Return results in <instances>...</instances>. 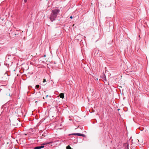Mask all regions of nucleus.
Segmentation results:
<instances>
[{
  "label": "nucleus",
  "mask_w": 149,
  "mask_h": 149,
  "mask_svg": "<svg viewBox=\"0 0 149 149\" xmlns=\"http://www.w3.org/2000/svg\"><path fill=\"white\" fill-rule=\"evenodd\" d=\"M60 10L58 9H56L52 10L49 18L52 22L55 20Z\"/></svg>",
  "instance_id": "nucleus-1"
},
{
  "label": "nucleus",
  "mask_w": 149,
  "mask_h": 149,
  "mask_svg": "<svg viewBox=\"0 0 149 149\" xmlns=\"http://www.w3.org/2000/svg\"><path fill=\"white\" fill-rule=\"evenodd\" d=\"M69 135H77V136H82L83 137H85V135L84 134H80V133H72V134H70Z\"/></svg>",
  "instance_id": "nucleus-2"
},
{
  "label": "nucleus",
  "mask_w": 149,
  "mask_h": 149,
  "mask_svg": "<svg viewBox=\"0 0 149 149\" xmlns=\"http://www.w3.org/2000/svg\"><path fill=\"white\" fill-rule=\"evenodd\" d=\"M44 147L43 146H37L34 148V149H40L44 148Z\"/></svg>",
  "instance_id": "nucleus-3"
},
{
  "label": "nucleus",
  "mask_w": 149,
  "mask_h": 149,
  "mask_svg": "<svg viewBox=\"0 0 149 149\" xmlns=\"http://www.w3.org/2000/svg\"><path fill=\"white\" fill-rule=\"evenodd\" d=\"M52 143V142H45V143H42V144L41 145L42 146H44V145H47V144H50Z\"/></svg>",
  "instance_id": "nucleus-4"
},
{
  "label": "nucleus",
  "mask_w": 149,
  "mask_h": 149,
  "mask_svg": "<svg viewBox=\"0 0 149 149\" xmlns=\"http://www.w3.org/2000/svg\"><path fill=\"white\" fill-rule=\"evenodd\" d=\"M59 96L62 99H63L64 97V94L63 93H60Z\"/></svg>",
  "instance_id": "nucleus-5"
},
{
  "label": "nucleus",
  "mask_w": 149,
  "mask_h": 149,
  "mask_svg": "<svg viewBox=\"0 0 149 149\" xmlns=\"http://www.w3.org/2000/svg\"><path fill=\"white\" fill-rule=\"evenodd\" d=\"M40 86L39 85H37L36 86V88L38 89L39 88Z\"/></svg>",
  "instance_id": "nucleus-6"
},
{
  "label": "nucleus",
  "mask_w": 149,
  "mask_h": 149,
  "mask_svg": "<svg viewBox=\"0 0 149 149\" xmlns=\"http://www.w3.org/2000/svg\"><path fill=\"white\" fill-rule=\"evenodd\" d=\"M67 149H71V148L69 146H68L66 147Z\"/></svg>",
  "instance_id": "nucleus-7"
},
{
  "label": "nucleus",
  "mask_w": 149,
  "mask_h": 149,
  "mask_svg": "<svg viewBox=\"0 0 149 149\" xmlns=\"http://www.w3.org/2000/svg\"><path fill=\"white\" fill-rule=\"evenodd\" d=\"M3 82L4 83V84H5V85H4V86H5L7 85V83L6 81H4Z\"/></svg>",
  "instance_id": "nucleus-8"
},
{
  "label": "nucleus",
  "mask_w": 149,
  "mask_h": 149,
  "mask_svg": "<svg viewBox=\"0 0 149 149\" xmlns=\"http://www.w3.org/2000/svg\"><path fill=\"white\" fill-rule=\"evenodd\" d=\"M46 79H44L43 81V82H46Z\"/></svg>",
  "instance_id": "nucleus-9"
},
{
  "label": "nucleus",
  "mask_w": 149,
  "mask_h": 149,
  "mask_svg": "<svg viewBox=\"0 0 149 149\" xmlns=\"http://www.w3.org/2000/svg\"><path fill=\"white\" fill-rule=\"evenodd\" d=\"M27 1V0H24V2H26Z\"/></svg>",
  "instance_id": "nucleus-10"
},
{
  "label": "nucleus",
  "mask_w": 149,
  "mask_h": 149,
  "mask_svg": "<svg viewBox=\"0 0 149 149\" xmlns=\"http://www.w3.org/2000/svg\"><path fill=\"white\" fill-rule=\"evenodd\" d=\"M70 18L71 19H72V16H71L70 17Z\"/></svg>",
  "instance_id": "nucleus-11"
},
{
  "label": "nucleus",
  "mask_w": 149,
  "mask_h": 149,
  "mask_svg": "<svg viewBox=\"0 0 149 149\" xmlns=\"http://www.w3.org/2000/svg\"><path fill=\"white\" fill-rule=\"evenodd\" d=\"M48 97V95H47L46 96V97Z\"/></svg>",
  "instance_id": "nucleus-12"
}]
</instances>
